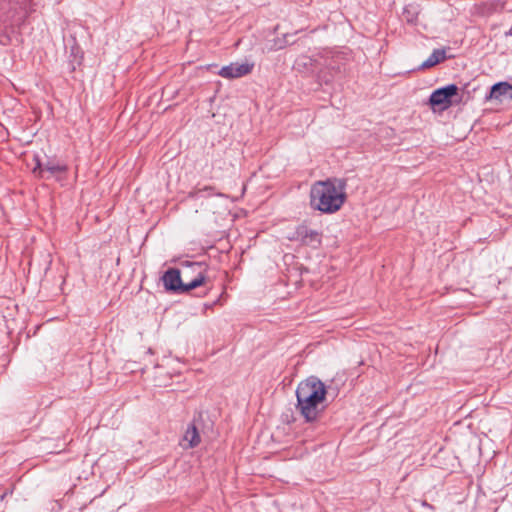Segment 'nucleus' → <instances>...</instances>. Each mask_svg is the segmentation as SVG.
Instances as JSON below:
<instances>
[{
	"label": "nucleus",
	"mask_w": 512,
	"mask_h": 512,
	"mask_svg": "<svg viewBox=\"0 0 512 512\" xmlns=\"http://www.w3.org/2000/svg\"><path fill=\"white\" fill-rule=\"evenodd\" d=\"M297 406L307 421L317 418V406L320 403V380L311 376L302 381L296 390Z\"/></svg>",
	"instance_id": "nucleus-1"
},
{
	"label": "nucleus",
	"mask_w": 512,
	"mask_h": 512,
	"mask_svg": "<svg viewBox=\"0 0 512 512\" xmlns=\"http://www.w3.org/2000/svg\"><path fill=\"white\" fill-rule=\"evenodd\" d=\"M346 185L345 179L322 181V213L332 214L341 209L347 200Z\"/></svg>",
	"instance_id": "nucleus-2"
},
{
	"label": "nucleus",
	"mask_w": 512,
	"mask_h": 512,
	"mask_svg": "<svg viewBox=\"0 0 512 512\" xmlns=\"http://www.w3.org/2000/svg\"><path fill=\"white\" fill-rule=\"evenodd\" d=\"M162 280L167 290L184 293L203 285L205 283V276L199 272L194 279L184 283L181 279L180 271L171 268L164 273Z\"/></svg>",
	"instance_id": "nucleus-3"
},
{
	"label": "nucleus",
	"mask_w": 512,
	"mask_h": 512,
	"mask_svg": "<svg viewBox=\"0 0 512 512\" xmlns=\"http://www.w3.org/2000/svg\"><path fill=\"white\" fill-rule=\"evenodd\" d=\"M36 165L33 168L32 172L36 177L44 178V173H49L52 177H55L57 180H62V176L67 172V166L65 164L56 163L53 161H48L46 164L42 165L39 158H35Z\"/></svg>",
	"instance_id": "nucleus-4"
},
{
	"label": "nucleus",
	"mask_w": 512,
	"mask_h": 512,
	"mask_svg": "<svg viewBox=\"0 0 512 512\" xmlns=\"http://www.w3.org/2000/svg\"><path fill=\"white\" fill-rule=\"evenodd\" d=\"M254 68L253 62L244 63H230L229 65L223 66L219 71L218 75L225 79H236L246 76L252 72Z\"/></svg>",
	"instance_id": "nucleus-5"
},
{
	"label": "nucleus",
	"mask_w": 512,
	"mask_h": 512,
	"mask_svg": "<svg viewBox=\"0 0 512 512\" xmlns=\"http://www.w3.org/2000/svg\"><path fill=\"white\" fill-rule=\"evenodd\" d=\"M458 88L455 84H450L446 87L435 90L429 99L432 106H442L447 108L450 104V98L457 94Z\"/></svg>",
	"instance_id": "nucleus-6"
},
{
	"label": "nucleus",
	"mask_w": 512,
	"mask_h": 512,
	"mask_svg": "<svg viewBox=\"0 0 512 512\" xmlns=\"http://www.w3.org/2000/svg\"><path fill=\"white\" fill-rule=\"evenodd\" d=\"M487 100H499L512 99V85L508 82H499L491 87L489 95L486 97Z\"/></svg>",
	"instance_id": "nucleus-7"
},
{
	"label": "nucleus",
	"mask_w": 512,
	"mask_h": 512,
	"mask_svg": "<svg viewBox=\"0 0 512 512\" xmlns=\"http://www.w3.org/2000/svg\"><path fill=\"white\" fill-rule=\"evenodd\" d=\"M182 441L184 448H194L200 444L201 437L194 423H191L187 426Z\"/></svg>",
	"instance_id": "nucleus-8"
},
{
	"label": "nucleus",
	"mask_w": 512,
	"mask_h": 512,
	"mask_svg": "<svg viewBox=\"0 0 512 512\" xmlns=\"http://www.w3.org/2000/svg\"><path fill=\"white\" fill-rule=\"evenodd\" d=\"M446 59V49H435L431 55L421 64L422 69L434 67Z\"/></svg>",
	"instance_id": "nucleus-9"
},
{
	"label": "nucleus",
	"mask_w": 512,
	"mask_h": 512,
	"mask_svg": "<svg viewBox=\"0 0 512 512\" xmlns=\"http://www.w3.org/2000/svg\"><path fill=\"white\" fill-rule=\"evenodd\" d=\"M294 42L293 35L286 33L283 34L282 37H276L272 41L268 42L267 49L269 51L280 50L285 48L287 45L292 44Z\"/></svg>",
	"instance_id": "nucleus-10"
},
{
	"label": "nucleus",
	"mask_w": 512,
	"mask_h": 512,
	"mask_svg": "<svg viewBox=\"0 0 512 512\" xmlns=\"http://www.w3.org/2000/svg\"><path fill=\"white\" fill-rule=\"evenodd\" d=\"M319 185H320V181L315 182L311 188V193H310V198H311L310 204H311V207L315 210H320V188H319Z\"/></svg>",
	"instance_id": "nucleus-11"
},
{
	"label": "nucleus",
	"mask_w": 512,
	"mask_h": 512,
	"mask_svg": "<svg viewBox=\"0 0 512 512\" xmlns=\"http://www.w3.org/2000/svg\"><path fill=\"white\" fill-rule=\"evenodd\" d=\"M313 61L308 56H300L295 61V67L298 71H306L309 66H313Z\"/></svg>",
	"instance_id": "nucleus-12"
},
{
	"label": "nucleus",
	"mask_w": 512,
	"mask_h": 512,
	"mask_svg": "<svg viewBox=\"0 0 512 512\" xmlns=\"http://www.w3.org/2000/svg\"><path fill=\"white\" fill-rule=\"evenodd\" d=\"M7 495V492H4L3 494L0 495V512H4V505L2 504L4 498L6 497Z\"/></svg>",
	"instance_id": "nucleus-13"
},
{
	"label": "nucleus",
	"mask_w": 512,
	"mask_h": 512,
	"mask_svg": "<svg viewBox=\"0 0 512 512\" xmlns=\"http://www.w3.org/2000/svg\"><path fill=\"white\" fill-rule=\"evenodd\" d=\"M321 393H322V402H323L325 400L326 394H328V391L326 390V387L323 383H322Z\"/></svg>",
	"instance_id": "nucleus-14"
},
{
	"label": "nucleus",
	"mask_w": 512,
	"mask_h": 512,
	"mask_svg": "<svg viewBox=\"0 0 512 512\" xmlns=\"http://www.w3.org/2000/svg\"><path fill=\"white\" fill-rule=\"evenodd\" d=\"M423 506L428 507V508H432V506L430 504H428L427 502H423Z\"/></svg>",
	"instance_id": "nucleus-15"
},
{
	"label": "nucleus",
	"mask_w": 512,
	"mask_h": 512,
	"mask_svg": "<svg viewBox=\"0 0 512 512\" xmlns=\"http://www.w3.org/2000/svg\"><path fill=\"white\" fill-rule=\"evenodd\" d=\"M506 35L512 36V27L509 29V31L506 33Z\"/></svg>",
	"instance_id": "nucleus-16"
},
{
	"label": "nucleus",
	"mask_w": 512,
	"mask_h": 512,
	"mask_svg": "<svg viewBox=\"0 0 512 512\" xmlns=\"http://www.w3.org/2000/svg\"><path fill=\"white\" fill-rule=\"evenodd\" d=\"M191 266L192 267H198V268L200 267L199 264H192Z\"/></svg>",
	"instance_id": "nucleus-17"
}]
</instances>
